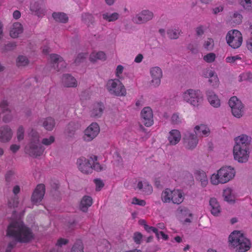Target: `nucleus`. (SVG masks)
<instances>
[{
  "label": "nucleus",
  "mask_w": 252,
  "mask_h": 252,
  "mask_svg": "<svg viewBox=\"0 0 252 252\" xmlns=\"http://www.w3.org/2000/svg\"><path fill=\"white\" fill-rule=\"evenodd\" d=\"M94 182L95 184L96 190H100L104 186L103 182L100 179H95Z\"/></svg>",
  "instance_id": "obj_55"
},
{
  "label": "nucleus",
  "mask_w": 252,
  "mask_h": 252,
  "mask_svg": "<svg viewBox=\"0 0 252 252\" xmlns=\"http://www.w3.org/2000/svg\"><path fill=\"white\" fill-rule=\"evenodd\" d=\"M13 132L12 129L8 126L2 127L0 129V141L7 142L12 138Z\"/></svg>",
  "instance_id": "obj_23"
},
{
  "label": "nucleus",
  "mask_w": 252,
  "mask_h": 252,
  "mask_svg": "<svg viewBox=\"0 0 252 252\" xmlns=\"http://www.w3.org/2000/svg\"><path fill=\"white\" fill-rule=\"evenodd\" d=\"M252 137L242 134L234 138L233 149L234 158L239 163H246L249 158Z\"/></svg>",
  "instance_id": "obj_2"
},
{
  "label": "nucleus",
  "mask_w": 252,
  "mask_h": 252,
  "mask_svg": "<svg viewBox=\"0 0 252 252\" xmlns=\"http://www.w3.org/2000/svg\"><path fill=\"white\" fill-rule=\"evenodd\" d=\"M30 9L32 12H35L37 14L40 13V8L38 3H35L34 4H31L30 6Z\"/></svg>",
  "instance_id": "obj_54"
},
{
  "label": "nucleus",
  "mask_w": 252,
  "mask_h": 252,
  "mask_svg": "<svg viewBox=\"0 0 252 252\" xmlns=\"http://www.w3.org/2000/svg\"><path fill=\"white\" fill-rule=\"evenodd\" d=\"M223 197L225 201L230 203H234L236 198L233 189L230 188H227L223 189Z\"/></svg>",
  "instance_id": "obj_31"
},
{
  "label": "nucleus",
  "mask_w": 252,
  "mask_h": 252,
  "mask_svg": "<svg viewBox=\"0 0 252 252\" xmlns=\"http://www.w3.org/2000/svg\"><path fill=\"white\" fill-rule=\"evenodd\" d=\"M181 139V134L179 130L172 129L169 133L168 136V140L170 145H175L178 144Z\"/></svg>",
  "instance_id": "obj_24"
},
{
  "label": "nucleus",
  "mask_w": 252,
  "mask_h": 252,
  "mask_svg": "<svg viewBox=\"0 0 252 252\" xmlns=\"http://www.w3.org/2000/svg\"><path fill=\"white\" fill-rule=\"evenodd\" d=\"M96 156H92L89 158L87 159L84 157H81L77 160V165L79 169L83 173L88 174L93 170L92 163L96 159Z\"/></svg>",
  "instance_id": "obj_11"
},
{
  "label": "nucleus",
  "mask_w": 252,
  "mask_h": 252,
  "mask_svg": "<svg viewBox=\"0 0 252 252\" xmlns=\"http://www.w3.org/2000/svg\"><path fill=\"white\" fill-rule=\"evenodd\" d=\"M62 81L63 84L67 87H76L77 86V82L76 79L68 74L63 75Z\"/></svg>",
  "instance_id": "obj_30"
},
{
  "label": "nucleus",
  "mask_w": 252,
  "mask_h": 252,
  "mask_svg": "<svg viewBox=\"0 0 252 252\" xmlns=\"http://www.w3.org/2000/svg\"><path fill=\"white\" fill-rule=\"evenodd\" d=\"M92 19V15L88 13H84L82 15V20L85 23H88V20L89 21H91Z\"/></svg>",
  "instance_id": "obj_59"
},
{
  "label": "nucleus",
  "mask_w": 252,
  "mask_h": 252,
  "mask_svg": "<svg viewBox=\"0 0 252 252\" xmlns=\"http://www.w3.org/2000/svg\"><path fill=\"white\" fill-rule=\"evenodd\" d=\"M171 121L173 124H178L182 122V119L177 113H175L171 117Z\"/></svg>",
  "instance_id": "obj_52"
},
{
  "label": "nucleus",
  "mask_w": 252,
  "mask_h": 252,
  "mask_svg": "<svg viewBox=\"0 0 252 252\" xmlns=\"http://www.w3.org/2000/svg\"><path fill=\"white\" fill-rule=\"evenodd\" d=\"M181 31L179 29H170L167 30V33L168 37L172 39L178 38L180 34Z\"/></svg>",
  "instance_id": "obj_38"
},
{
  "label": "nucleus",
  "mask_w": 252,
  "mask_h": 252,
  "mask_svg": "<svg viewBox=\"0 0 252 252\" xmlns=\"http://www.w3.org/2000/svg\"><path fill=\"white\" fill-rule=\"evenodd\" d=\"M184 199L185 193L183 190L178 189H165L161 194V199L164 203L179 205L183 202Z\"/></svg>",
  "instance_id": "obj_6"
},
{
  "label": "nucleus",
  "mask_w": 252,
  "mask_h": 252,
  "mask_svg": "<svg viewBox=\"0 0 252 252\" xmlns=\"http://www.w3.org/2000/svg\"><path fill=\"white\" fill-rule=\"evenodd\" d=\"M153 17L154 14L152 11L144 9L134 16L132 18V21L135 24H142L151 20Z\"/></svg>",
  "instance_id": "obj_12"
},
{
  "label": "nucleus",
  "mask_w": 252,
  "mask_h": 252,
  "mask_svg": "<svg viewBox=\"0 0 252 252\" xmlns=\"http://www.w3.org/2000/svg\"><path fill=\"white\" fill-rule=\"evenodd\" d=\"M229 105L231 108L232 115L236 118H240L244 113V105L236 96L231 97L229 100Z\"/></svg>",
  "instance_id": "obj_10"
},
{
  "label": "nucleus",
  "mask_w": 252,
  "mask_h": 252,
  "mask_svg": "<svg viewBox=\"0 0 252 252\" xmlns=\"http://www.w3.org/2000/svg\"><path fill=\"white\" fill-rule=\"evenodd\" d=\"M23 32V28L22 25L18 23H14L10 31V35L12 38L17 37L19 34Z\"/></svg>",
  "instance_id": "obj_32"
},
{
  "label": "nucleus",
  "mask_w": 252,
  "mask_h": 252,
  "mask_svg": "<svg viewBox=\"0 0 252 252\" xmlns=\"http://www.w3.org/2000/svg\"><path fill=\"white\" fill-rule=\"evenodd\" d=\"M32 142L25 148L26 153L30 156L37 157L43 154L44 148L39 143V135L35 131L32 132Z\"/></svg>",
  "instance_id": "obj_7"
},
{
  "label": "nucleus",
  "mask_w": 252,
  "mask_h": 252,
  "mask_svg": "<svg viewBox=\"0 0 252 252\" xmlns=\"http://www.w3.org/2000/svg\"><path fill=\"white\" fill-rule=\"evenodd\" d=\"M105 59V54L102 51L93 52L90 56V60L92 62H95L97 60L104 61Z\"/></svg>",
  "instance_id": "obj_34"
},
{
  "label": "nucleus",
  "mask_w": 252,
  "mask_h": 252,
  "mask_svg": "<svg viewBox=\"0 0 252 252\" xmlns=\"http://www.w3.org/2000/svg\"><path fill=\"white\" fill-rule=\"evenodd\" d=\"M106 89L110 94L116 96H125L126 94L125 86L119 79L109 80L106 84Z\"/></svg>",
  "instance_id": "obj_8"
},
{
  "label": "nucleus",
  "mask_w": 252,
  "mask_h": 252,
  "mask_svg": "<svg viewBox=\"0 0 252 252\" xmlns=\"http://www.w3.org/2000/svg\"><path fill=\"white\" fill-rule=\"evenodd\" d=\"M194 132L196 135L207 136L210 134V129L207 125L201 124L194 127Z\"/></svg>",
  "instance_id": "obj_27"
},
{
  "label": "nucleus",
  "mask_w": 252,
  "mask_h": 252,
  "mask_svg": "<svg viewBox=\"0 0 252 252\" xmlns=\"http://www.w3.org/2000/svg\"><path fill=\"white\" fill-rule=\"evenodd\" d=\"M202 76L208 78V82L214 88H217L220 85L219 79L216 73L209 68L204 69L202 72Z\"/></svg>",
  "instance_id": "obj_15"
},
{
  "label": "nucleus",
  "mask_w": 252,
  "mask_h": 252,
  "mask_svg": "<svg viewBox=\"0 0 252 252\" xmlns=\"http://www.w3.org/2000/svg\"><path fill=\"white\" fill-rule=\"evenodd\" d=\"M16 136L18 141H20L24 139V129L22 126L18 127Z\"/></svg>",
  "instance_id": "obj_47"
},
{
  "label": "nucleus",
  "mask_w": 252,
  "mask_h": 252,
  "mask_svg": "<svg viewBox=\"0 0 252 252\" xmlns=\"http://www.w3.org/2000/svg\"><path fill=\"white\" fill-rule=\"evenodd\" d=\"M45 194V186L43 184L37 186L32 196V202L36 205L40 203Z\"/></svg>",
  "instance_id": "obj_17"
},
{
  "label": "nucleus",
  "mask_w": 252,
  "mask_h": 252,
  "mask_svg": "<svg viewBox=\"0 0 252 252\" xmlns=\"http://www.w3.org/2000/svg\"><path fill=\"white\" fill-rule=\"evenodd\" d=\"M242 57L240 55H237L233 56H229L226 58L225 61L227 63H232L237 62L238 60H241Z\"/></svg>",
  "instance_id": "obj_44"
},
{
  "label": "nucleus",
  "mask_w": 252,
  "mask_h": 252,
  "mask_svg": "<svg viewBox=\"0 0 252 252\" xmlns=\"http://www.w3.org/2000/svg\"><path fill=\"white\" fill-rule=\"evenodd\" d=\"M246 48L250 52L252 53V36L247 40Z\"/></svg>",
  "instance_id": "obj_57"
},
{
  "label": "nucleus",
  "mask_w": 252,
  "mask_h": 252,
  "mask_svg": "<svg viewBox=\"0 0 252 252\" xmlns=\"http://www.w3.org/2000/svg\"><path fill=\"white\" fill-rule=\"evenodd\" d=\"M29 63L28 59L25 56H19L17 59V65L18 66H25Z\"/></svg>",
  "instance_id": "obj_42"
},
{
  "label": "nucleus",
  "mask_w": 252,
  "mask_h": 252,
  "mask_svg": "<svg viewBox=\"0 0 252 252\" xmlns=\"http://www.w3.org/2000/svg\"><path fill=\"white\" fill-rule=\"evenodd\" d=\"M55 141L54 137L53 136H50L49 138H44L42 140V143L46 146H48L53 143Z\"/></svg>",
  "instance_id": "obj_51"
},
{
  "label": "nucleus",
  "mask_w": 252,
  "mask_h": 252,
  "mask_svg": "<svg viewBox=\"0 0 252 252\" xmlns=\"http://www.w3.org/2000/svg\"><path fill=\"white\" fill-rule=\"evenodd\" d=\"M214 40L211 38H208L206 40H205L203 45V47L206 50L208 51L212 50L214 48Z\"/></svg>",
  "instance_id": "obj_39"
},
{
  "label": "nucleus",
  "mask_w": 252,
  "mask_h": 252,
  "mask_svg": "<svg viewBox=\"0 0 252 252\" xmlns=\"http://www.w3.org/2000/svg\"><path fill=\"white\" fill-rule=\"evenodd\" d=\"M181 100L194 108H198L202 103L203 96L198 90L189 89L183 92L181 94Z\"/></svg>",
  "instance_id": "obj_5"
},
{
  "label": "nucleus",
  "mask_w": 252,
  "mask_h": 252,
  "mask_svg": "<svg viewBox=\"0 0 252 252\" xmlns=\"http://www.w3.org/2000/svg\"><path fill=\"white\" fill-rule=\"evenodd\" d=\"M230 245L237 252H245L251 248V242L239 231H234L229 236Z\"/></svg>",
  "instance_id": "obj_4"
},
{
  "label": "nucleus",
  "mask_w": 252,
  "mask_h": 252,
  "mask_svg": "<svg viewBox=\"0 0 252 252\" xmlns=\"http://www.w3.org/2000/svg\"><path fill=\"white\" fill-rule=\"evenodd\" d=\"M137 188L144 194L149 195L153 192L152 186L146 181H139Z\"/></svg>",
  "instance_id": "obj_26"
},
{
  "label": "nucleus",
  "mask_w": 252,
  "mask_h": 252,
  "mask_svg": "<svg viewBox=\"0 0 252 252\" xmlns=\"http://www.w3.org/2000/svg\"><path fill=\"white\" fill-rule=\"evenodd\" d=\"M236 175V171L231 166L221 167L210 177V182L213 185L224 184L232 180Z\"/></svg>",
  "instance_id": "obj_3"
},
{
  "label": "nucleus",
  "mask_w": 252,
  "mask_h": 252,
  "mask_svg": "<svg viewBox=\"0 0 252 252\" xmlns=\"http://www.w3.org/2000/svg\"><path fill=\"white\" fill-rule=\"evenodd\" d=\"M131 203L134 205L144 206L146 204V202L144 200L139 199L136 197H134L132 199Z\"/></svg>",
  "instance_id": "obj_53"
},
{
  "label": "nucleus",
  "mask_w": 252,
  "mask_h": 252,
  "mask_svg": "<svg viewBox=\"0 0 252 252\" xmlns=\"http://www.w3.org/2000/svg\"><path fill=\"white\" fill-rule=\"evenodd\" d=\"M227 43L233 49L238 48L243 42V36L241 32L237 30L229 31L226 36Z\"/></svg>",
  "instance_id": "obj_9"
},
{
  "label": "nucleus",
  "mask_w": 252,
  "mask_h": 252,
  "mask_svg": "<svg viewBox=\"0 0 252 252\" xmlns=\"http://www.w3.org/2000/svg\"><path fill=\"white\" fill-rule=\"evenodd\" d=\"M92 204L93 199L92 197L89 196H85L81 201L80 204V209L83 212H86Z\"/></svg>",
  "instance_id": "obj_33"
},
{
  "label": "nucleus",
  "mask_w": 252,
  "mask_h": 252,
  "mask_svg": "<svg viewBox=\"0 0 252 252\" xmlns=\"http://www.w3.org/2000/svg\"><path fill=\"white\" fill-rule=\"evenodd\" d=\"M7 235L14 238L6 248L5 252H12L16 242H28L33 238L31 230L24 225L21 219L13 220L9 224L7 230Z\"/></svg>",
  "instance_id": "obj_1"
},
{
  "label": "nucleus",
  "mask_w": 252,
  "mask_h": 252,
  "mask_svg": "<svg viewBox=\"0 0 252 252\" xmlns=\"http://www.w3.org/2000/svg\"><path fill=\"white\" fill-rule=\"evenodd\" d=\"M99 126L96 123H92L84 131V139L90 141L94 139L99 133Z\"/></svg>",
  "instance_id": "obj_13"
},
{
  "label": "nucleus",
  "mask_w": 252,
  "mask_h": 252,
  "mask_svg": "<svg viewBox=\"0 0 252 252\" xmlns=\"http://www.w3.org/2000/svg\"><path fill=\"white\" fill-rule=\"evenodd\" d=\"M247 80L252 82V73H250L249 72H245L242 73L239 76V80L240 81H243Z\"/></svg>",
  "instance_id": "obj_45"
},
{
  "label": "nucleus",
  "mask_w": 252,
  "mask_h": 252,
  "mask_svg": "<svg viewBox=\"0 0 252 252\" xmlns=\"http://www.w3.org/2000/svg\"><path fill=\"white\" fill-rule=\"evenodd\" d=\"M216 58V55L214 53H209L203 56L204 61L207 63L214 62Z\"/></svg>",
  "instance_id": "obj_41"
},
{
  "label": "nucleus",
  "mask_w": 252,
  "mask_h": 252,
  "mask_svg": "<svg viewBox=\"0 0 252 252\" xmlns=\"http://www.w3.org/2000/svg\"><path fill=\"white\" fill-rule=\"evenodd\" d=\"M143 59V55L141 54H139L135 58L134 62L136 63H140L142 61Z\"/></svg>",
  "instance_id": "obj_62"
},
{
  "label": "nucleus",
  "mask_w": 252,
  "mask_h": 252,
  "mask_svg": "<svg viewBox=\"0 0 252 252\" xmlns=\"http://www.w3.org/2000/svg\"><path fill=\"white\" fill-rule=\"evenodd\" d=\"M196 33L198 35L200 36L204 33L203 27L202 26L198 27L196 30Z\"/></svg>",
  "instance_id": "obj_64"
},
{
  "label": "nucleus",
  "mask_w": 252,
  "mask_h": 252,
  "mask_svg": "<svg viewBox=\"0 0 252 252\" xmlns=\"http://www.w3.org/2000/svg\"><path fill=\"white\" fill-rule=\"evenodd\" d=\"M67 240L65 239L60 238L58 240L56 246L61 247L63 245H65L67 243Z\"/></svg>",
  "instance_id": "obj_60"
},
{
  "label": "nucleus",
  "mask_w": 252,
  "mask_h": 252,
  "mask_svg": "<svg viewBox=\"0 0 252 252\" xmlns=\"http://www.w3.org/2000/svg\"><path fill=\"white\" fill-rule=\"evenodd\" d=\"M92 166L93 169H94L97 171H101L102 169V167L100 164L97 162V158H96V159L94 160V162L92 163Z\"/></svg>",
  "instance_id": "obj_56"
},
{
  "label": "nucleus",
  "mask_w": 252,
  "mask_h": 252,
  "mask_svg": "<svg viewBox=\"0 0 252 252\" xmlns=\"http://www.w3.org/2000/svg\"><path fill=\"white\" fill-rule=\"evenodd\" d=\"M198 144V138L195 134L187 132L184 138V144L188 149L192 150L195 148Z\"/></svg>",
  "instance_id": "obj_18"
},
{
  "label": "nucleus",
  "mask_w": 252,
  "mask_h": 252,
  "mask_svg": "<svg viewBox=\"0 0 252 252\" xmlns=\"http://www.w3.org/2000/svg\"><path fill=\"white\" fill-rule=\"evenodd\" d=\"M196 179L199 181L202 187H205L208 183L207 176L205 172L202 170H197L194 172Z\"/></svg>",
  "instance_id": "obj_29"
},
{
  "label": "nucleus",
  "mask_w": 252,
  "mask_h": 252,
  "mask_svg": "<svg viewBox=\"0 0 252 252\" xmlns=\"http://www.w3.org/2000/svg\"><path fill=\"white\" fill-rule=\"evenodd\" d=\"M0 109L2 111L1 115L3 121L5 123L9 122L12 119V115L7 101L4 100L0 103Z\"/></svg>",
  "instance_id": "obj_19"
},
{
  "label": "nucleus",
  "mask_w": 252,
  "mask_h": 252,
  "mask_svg": "<svg viewBox=\"0 0 252 252\" xmlns=\"http://www.w3.org/2000/svg\"><path fill=\"white\" fill-rule=\"evenodd\" d=\"M207 96L210 104L214 107L218 108L220 105V100L218 96L212 91L207 92Z\"/></svg>",
  "instance_id": "obj_28"
},
{
  "label": "nucleus",
  "mask_w": 252,
  "mask_h": 252,
  "mask_svg": "<svg viewBox=\"0 0 252 252\" xmlns=\"http://www.w3.org/2000/svg\"><path fill=\"white\" fill-rule=\"evenodd\" d=\"M119 17V14L117 12H114L113 13L105 12L102 14L103 19L108 22L115 21Z\"/></svg>",
  "instance_id": "obj_35"
},
{
  "label": "nucleus",
  "mask_w": 252,
  "mask_h": 252,
  "mask_svg": "<svg viewBox=\"0 0 252 252\" xmlns=\"http://www.w3.org/2000/svg\"><path fill=\"white\" fill-rule=\"evenodd\" d=\"M104 109L103 103L97 102L94 103L91 110V116L94 118H98L101 117Z\"/></svg>",
  "instance_id": "obj_22"
},
{
  "label": "nucleus",
  "mask_w": 252,
  "mask_h": 252,
  "mask_svg": "<svg viewBox=\"0 0 252 252\" xmlns=\"http://www.w3.org/2000/svg\"><path fill=\"white\" fill-rule=\"evenodd\" d=\"M87 56L88 55L86 53H81L79 54L75 60V63L76 64H78L80 63L83 62Z\"/></svg>",
  "instance_id": "obj_50"
},
{
  "label": "nucleus",
  "mask_w": 252,
  "mask_h": 252,
  "mask_svg": "<svg viewBox=\"0 0 252 252\" xmlns=\"http://www.w3.org/2000/svg\"><path fill=\"white\" fill-rule=\"evenodd\" d=\"M243 7L248 10L252 9V0H240Z\"/></svg>",
  "instance_id": "obj_46"
},
{
  "label": "nucleus",
  "mask_w": 252,
  "mask_h": 252,
  "mask_svg": "<svg viewBox=\"0 0 252 252\" xmlns=\"http://www.w3.org/2000/svg\"><path fill=\"white\" fill-rule=\"evenodd\" d=\"M150 73L152 78L151 85L154 87L159 86L162 77L161 69L158 66L152 67L150 70Z\"/></svg>",
  "instance_id": "obj_14"
},
{
  "label": "nucleus",
  "mask_w": 252,
  "mask_h": 252,
  "mask_svg": "<svg viewBox=\"0 0 252 252\" xmlns=\"http://www.w3.org/2000/svg\"><path fill=\"white\" fill-rule=\"evenodd\" d=\"M50 62L53 64L54 67L58 70L62 69L66 66L65 63L63 58L57 54H51L50 56Z\"/></svg>",
  "instance_id": "obj_21"
},
{
  "label": "nucleus",
  "mask_w": 252,
  "mask_h": 252,
  "mask_svg": "<svg viewBox=\"0 0 252 252\" xmlns=\"http://www.w3.org/2000/svg\"><path fill=\"white\" fill-rule=\"evenodd\" d=\"M242 16L238 12H235L231 18V20L235 24H239L242 22Z\"/></svg>",
  "instance_id": "obj_43"
},
{
  "label": "nucleus",
  "mask_w": 252,
  "mask_h": 252,
  "mask_svg": "<svg viewBox=\"0 0 252 252\" xmlns=\"http://www.w3.org/2000/svg\"><path fill=\"white\" fill-rule=\"evenodd\" d=\"M124 67L122 65H118L116 69L115 74L118 79H121L123 78L122 73L123 72Z\"/></svg>",
  "instance_id": "obj_48"
},
{
  "label": "nucleus",
  "mask_w": 252,
  "mask_h": 252,
  "mask_svg": "<svg viewBox=\"0 0 252 252\" xmlns=\"http://www.w3.org/2000/svg\"><path fill=\"white\" fill-rule=\"evenodd\" d=\"M12 201H13V202H12L11 201H9L8 205L9 206V207H13V208L17 207V204H18V202H17V199L14 198V199H13Z\"/></svg>",
  "instance_id": "obj_63"
},
{
  "label": "nucleus",
  "mask_w": 252,
  "mask_h": 252,
  "mask_svg": "<svg viewBox=\"0 0 252 252\" xmlns=\"http://www.w3.org/2000/svg\"><path fill=\"white\" fill-rule=\"evenodd\" d=\"M53 17L56 21L62 23H65L68 20V17L63 13H54Z\"/></svg>",
  "instance_id": "obj_36"
},
{
  "label": "nucleus",
  "mask_w": 252,
  "mask_h": 252,
  "mask_svg": "<svg viewBox=\"0 0 252 252\" xmlns=\"http://www.w3.org/2000/svg\"><path fill=\"white\" fill-rule=\"evenodd\" d=\"M71 252H83L82 242L79 240L73 245Z\"/></svg>",
  "instance_id": "obj_40"
},
{
  "label": "nucleus",
  "mask_w": 252,
  "mask_h": 252,
  "mask_svg": "<svg viewBox=\"0 0 252 252\" xmlns=\"http://www.w3.org/2000/svg\"><path fill=\"white\" fill-rule=\"evenodd\" d=\"M141 224L144 225L145 229L148 232H153L155 233L156 236L158 239H162L164 240H167L168 238V235L164 233L162 231H158V229L153 226H149L145 224L144 220H140Z\"/></svg>",
  "instance_id": "obj_20"
},
{
  "label": "nucleus",
  "mask_w": 252,
  "mask_h": 252,
  "mask_svg": "<svg viewBox=\"0 0 252 252\" xmlns=\"http://www.w3.org/2000/svg\"><path fill=\"white\" fill-rule=\"evenodd\" d=\"M209 209L211 214L215 216H218L220 213V207L219 203L215 198H211L209 201Z\"/></svg>",
  "instance_id": "obj_25"
},
{
  "label": "nucleus",
  "mask_w": 252,
  "mask_h": 252,
  "mask_svg": "<svg viewBox=\"0 0 252 252\" xmlns=\"http://www.w3.org/2000/svg\"><path fill=\"white\" fill-rule=\"evenodd\" d=\"M43 126L47 130H51L55 126V121L51 117L47 118L44 121Z\"/></svg>",
  "instance_id": "obj_37"
},
{
  "label": "nucleus",
  "mask_w": 252,
  "mask_h": 252,
  "mask_svg": "<svg viewBox=\"0 0 252 252\" xmlns=\"http://www.w3.org/2000/svg\"><path fill=\"white\" fill-rule=\"evenodd\" d=\"M178 210L180 211L182 215L184 216V217L188 216L190 218L192 217V214L191 213L190 210L185 207H179Z\"/></svg>",
  "instance_id": "obj_49"
},
{
  "label": "nucleus",
  "mask_w": 252,
  "mask_h": 252,
  "mask_svg": "<svg viewBox=\"0 0 252 252\" xmlns=\"http://www.w3.org/2000/svg\"><path fill=\"white\" fill-rule=\"evenodd\" d=\"M142 122L147 127L154 124L153 114L152 109L149 107H144L141 112Z\"/></svg>",
  "instance_id": "obj_16"
},
{
  "label": "nucleus",
  "mask_w": 252,
  "mask_h": 252,
  "mask_svg": "<svg viewBox=\"0 0 252 252\" xmlns=\"http://www.w3.org/2000/svg\"><path fill=\"white\" fill-rule=\"evenodd\" d=\"M20 149V145L17 144H12L10 147V150L12 153L17 152Z\"/></svg>",
  "instance_id": "obj_61"
},
{
  "label": "nucleus",
  "mask_w": 252,
  "mask_h": 252,
  "mask_svg": "<svg viewBox=\"0 0 252 252\" xmlns=\"http://www.w3.org/2000/svg\"><path fill=\"white\" fill-rule=\"evenodd\" d=\"M142 234L140 233L136 232L134 234V240L135 242H136L137 244H139L140 243V241L142 239Z\"/></svg>",
  "instance_id": "obj_58"
}]
</instances>
